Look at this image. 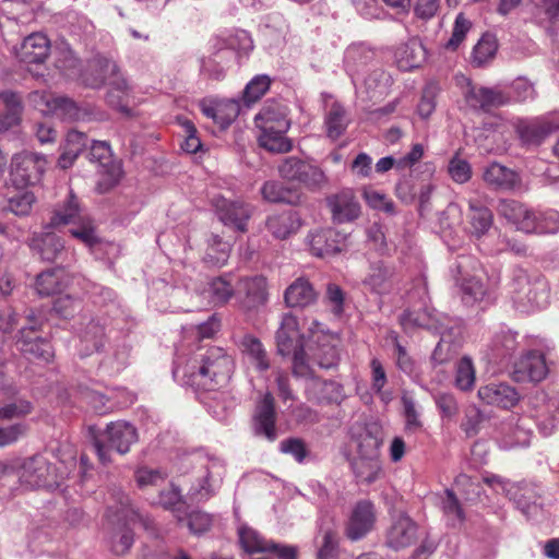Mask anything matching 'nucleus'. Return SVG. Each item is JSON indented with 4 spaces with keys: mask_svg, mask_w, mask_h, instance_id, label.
Returning <instances> with one entry per match:
<instances>
[{
    "mask_svg": "<svg viewBox=\"0 0 559 559\" xmlns=\"http://www.w3.org/2000/svg\"><path fill=\"white\" fill-rule=\"evenodd\" d=\"M234 368L233 357L224 348L214 346L190 357L177 355L173 378L180 385L211 392L228 384Z\"/></svg>",
    "mask_w": 559,
    "mask_h": 559,
    "instance_id": "nucleus-1",
    "label": "nucleus"
},
{
    "mask_svg": "<svg viewBox=\"0 0 559 559\" xmlns=\"http://www.w3.org/2000/svg\"><path fill=\"white\" fill-rule=\"evenodd\" d=\"M532 414L525 416L510 415L498 428V443L501 449L527 447L533 437L535 425L540 435L550 436L559 423V397L549 396L537 391L531 399Z\"/></svg>",
    "mask_w": 559,
    "mask_h": 559,
    "instance_id": "nucleus-2",
    "label": "nucleus"
},
{
    "mask_svg": "<svg viewBox=\"0 0 559 559\" xmlns=\"http://www.w3.org/2000/svg\"><path fill=\"white\" fill-rule=\"evenodd\" d=\"M63 479L55 463L45 454H35L17 464H3L0 462V486L10 492L24 489L55 488Z\"/></svg>",
    "mask_w": 559,
    "mask_h": 559,
    "instance_id": "nucleus-3",
    "label": "nucleus"
},
{
    "mask_svg": "<svg viewBox=\"0 0 559 559\" xmlns=\"http://www.w3.org/2000/svg\"><path fill=\"white\" fill-rule=\"evenodd\" d=\"M415 297L418 298V301L402 312L400 323L405 331L421 328L440 335V341L432 353V360L442 364L445 359L440 356V352L443 344L453 334L454 326L447 316L430 307L427 284L424 280H420L418 286L411 292L409 298L414 299Z\"/></svg>",
    "mask_w": 559,
    "mask_h": 559,
    "instance_id": "nucleus-4",
    "label": "nucleus"
},
{
    "mask_svg": "<svg viewBox=\"0 0 559 559\" xmlns=\"http://www.w3.org/2000/svg\"><path fill=\"white\" fill-rule=\"evenodd\" d=\"M514 308L523 313L540 310L548 305L549 286L538 274L531 275L522 267H514L508 286Z\"/></svg>",
    "mask_w": 559,
    "mask_h": 559,
    "instance_id": "nucleus-5",
    "label": "nucleus"
},
{
    "mask_svg": "<svg viewBox=\"0 0 559 559\" xmlns=\"http://www.w3.org/2000/svg\"><path fill=\"white\" fill-rule=\"evenodd\" d=\"M70 224L78 225L70 228L71 236L79 239L86 247L92 249L99 243L100 239L96 234L94 222L90 216L82 213L79 200L72 189L69 190L66 202L53 211L46 228H58Z\"/></svg>",
    "mask_w": 559,
    "mask_h": 559,
    "instance_id": "nucleus-6",
    "label": "nucleus"
},
{
    "mask_svg": "<svg viewBox=\"0 0 559 559\" xmlns=\"http://www.w3.org/2000/svg\"><path fill=\"white\" fill-rule=\"evenodd\" d=\"M275 338L277 353L283 357H292L293 376L295 378L310 376L311 367L306 360L304 336L298 329L296 317L290 313L283 316Z\"/></svg>",
    "mask_w": 559,
    "mask_h": 559,
    "instance_id": "nucleus-7",
    "label": "nucleus"
},
{
    "mask_svg": "<svg viewBox=\"0 0 559 559\" xmlns=\"http://www.w3.org/2000/svg\"><path fill=\"white\" fill-rule=\"evenodd\" d=\"M90 70L98 73L97 76L84 75V83L93 88L103 86L108 79L109 90L107 102L110 106L121 111L127 110L124 102L129 95L130 87L127 80L121 75L117 63L107 58H97L90 63Z\"/></svg>",
    "mask_w": 559,
    "mask_h": 559,
    "instance_id": "nucleus-8",
    "label": "nucleus"
},
{
    "mask_svg": "<svg viewBox=\"0 0 559 559\" xmlns=\"http://www.w3.org/2000/svg\"><path fill=\"white\" fill-rule=\"evenodd\" d=\"M138 441L136 428L124 420L111 421L93 437V447L103 465L111 463V450L123 455Z\"/></svg>",
    "mask_w": 559,
    "mask_h": 559,
    "instance_id": "nucleus-9",
    "label": "nucleus"
},
{
    "mask_svg": "<svg viewBox=\"0 0 559 559\" xmlns=\"http://www.w3.org/2000/svg\"><path fill=\"white\" fill-rule=\"evenodd\" d=\"M198 465L195 480L191 484L187 497L191 502L201 503L218 492L225 476V464L214 455H199Z\"/></svg>",
    "mask_w": 559,
    "mask_h": 559,
    "instance_id": "nucleus-10",
    "label": "nucleus"
},
{
    "mask_svg": "<svg viewBox=\"0 0 559 559\" xmlns=\"http://www.w3.org/2000/svg\"><path fill=\"white\" fill-rule=\"evenodd\" d=\"M378 512L369 499L357 501L350 509L343 527V535L352 543L365 539L376 527Z\"/></svg>",
    "mask_w": 559,
    "mask_h": 559,
    "instance_id": "nucleus-11",
    "label": "nucleus"
},
{
    "mask_svg": "<svg viewBox=\"0 0 559 559\" xmlns=\"http://www.w3.org/2000/svg\"><path fill=\"white\" fill-rule=\"evenodd\" d=\"M29 324L23 326L19 332L16 341L17 348L29 359H38L49 362L53 357V348L50 341L37 334L39 324L33 317H28Z\"/></svg>",
    "mask_w": 559,
    "mask_h": 559,
    "instance_id": "nucleus-12",
    "label": "nucleus"
},
{
    "mask_svg": "<svg viewBox=\"0 0 559 559\" xmlns=\"http://www.w3.org/2000/svg\"><path fill=\"white\" fill-rule=\"evenodd\" d=\"M314 177H280L266 181L261 188L263 198L272 203L297 204L300 201L301 183L311 185Z\"/></svg>",
    "mask_w": 559,
    "mask_h": 559,
    "instance_id": "nucleus-13",
    "label": "nucleus"
},
{
    "mask_svg": "<svg viewBox=\"0 0 559 559\" xmlns=\"http://www.w3.org/2000/svg\"><path fill=\"white\" fill-rule=\"evenodd\" d=\"M527 520H535L544 514L545 500L542 488L534 484L519 483L508 488V496Z\"/></svg>",
    "mask_w": 559,
    "mask_h": 559,
    "instance_id": "nucleus-14",
    "label": "nucleus"
},
{
    "mask_svg": "<svg viewBox=\"0 0 559 559\" xmlns=\"http://www.w3.org/2000/svg\"><path fill=\"white\" fill-rule=\"evenodd\" d=\"M218 219L236 231L245 233L251 218L253 207L241 200H229L223 195L213 199Z\"/></svg>",
    "mask_w": 559,
    "mask_h": 559,
    "instance_id": "nucleus-15",
    "label": "nucleus"
},
{
    "mask_svg": "<svg viewBox=\"0 0 559 559\" xmlns=\"http://www.w3.org/2000/svg\"><path fill=\"white\" fill-rule=\"evenodd\" d=\"M498 211L516 230L526 235H537L538 209L530 207L515 200H501Z\"/></svg>",
    "mask_w": 559,
    "mask_h": 559,
    "instance_id": "nucleus-16",
    "label": "nucleus"
},
{
    "mask_svg": "<svg viewBox=\"0 0 559 559\" xmlns=\"http://www.w3.org/2000/svg\"><path fill=\"white\" fill-rule=\"evenodd\" d=\"M418 526L413 519L404 512L391 516L390 525L385 531L384 544L394 550L407 548L416 543Z\"/></svg>",
    "mask_w": 559,
    "mask_h": 559,
    "instance_id": "nucleus-17",
    "label": "nucleus"
},
{
    "mask_svg": "<svg viewBox=\"0 0 559 559\" xmlns=\"http://www.w3.org/2000/svg\"><path fill=\"white\" fill-rule=\"evenodd\" d=\"M215 55L223 52L228 58L235 56L241 59L253 49V41L249 33L243 29L222 32L209 41Z\"/></svg>",
    "mask_w": 559,
    "mask_h": 559,
    "instance_id": "nucleus-18",
    "label": "nucleus"
},
{
    "mask_svg": "<svg viewBox=\"0 0 559 559\" xmlns=\"http://www.w3.org/2000/svg\"><path fill=\"white\" fill-rule=\"evenodd\" d=\"M361 284L370 294L385 296L397 289L399 277L393 265L377 261L369 265Z\"/></svg>",
    "mask_w": 559,
    "mask_h": 559,
    "instance_id": "nucleus-19",
    "label": "nucleus"
},
{
    "mask_svg": "<svg viewBox=\"0 0 559 559\" xmlns=\"http://www.w3.org/2000/svg\"><path fill=\"white\" fill-rule=\"evenodd\" d=\"M274 397L267 392L255 405L251 424L253 435L274 442L278 437Z\"/></svg>",
    "mask_w": 559,
    "mask_h": 559,
    "instance_id": "nucleus-20",
    "label": "nucleus"
},
{
    "mask_svg": "<svg viewBox=\"0 0 559 559\" xmlns=\"http://www.w3.org/2000/svg\"><path fill=\"white\" fill-rule=\"evenodd\" d=\"M300 378L306 380L305 393L311 402L340 405L346 399L344 386L337 381L316 377L312 370L310 376Z\"/></svg>",
    "mask_w": 559,
    "mask_h": 559,
    "instance_id": "nucleus-21",
    "label": "nucleus"
},
{
    "mask_svg": "<svg viewBox=\"0 0 559 559\" xmlns=\"http://www.w3.org/2000/svg\"><path fill=\"white\" fill-rule=\"evenodd\" d=\"M307 243L316 257L340 253L346 247L347 235L335 228H317L307 235Z\"/></svg>",
    "mask_w": 559,
    "mask_h": 559,
    "instance_id": "nucleus-22",
    "label": "nucleus"
},
{
    "mask_svg": "<svg viewBox=\"0 0 559 559\" xmlns=\"http://www.w3.org/2000/svg\"><path fill=\"white\" fill-rule=\"evenodd\" d=\"M326 206L335 224L356 221L361 214V206L352 189H343L326 198Z\"/></svg>",
    "mask_w": 559,
    "mask_h": 559,
    "instance_id": "nucleus-23",
    "label": "nucleus"
},
{
    "mask_svg": "<svg viewBox=\"0 0 559 559\" xmlns=\"http://www.w3.org/2000/svg\"><path fill=\"white\" fill-rule=\"evenodd\" d=\"M547 373L545 356L538 350H528L514 362L511 377L518 383L540 382Z\"/></svg>",
    "mask_w": 559,
    "mask_h": 559,
    "instance_id": "nucleus-24",
    "label": "nucleus"
},
{
    "mask_svg": "<svg viewBox=\"0 0 559 559\" xmlns=\"http://www.w3.org/2000/svg\"><path fill=\"white\" fill-rule=\"evenodd\" d=\"M31 177H11L10 182H5L8 190H12L8 194V205L4 210L10 211L16 216H27L36 201L32 191L28 190L29 185H34L28 179Z\"/></svg>",
    "mask_w": 559,
    "mask_h": 559,
    "instance_id": "nucleus-25",
    "label": "nucleus"
},
{
    "mask_svg": "<svg viewBox=\"0 0 559 559\" xmlns=\"http://www.w3.org/2000/svg\"><path fill=\"white\" fill-rule=\"evenodd\" d=\"M465 100L469 107L477 110L490 111L511 102V96L501 87H485L471 85L465 93Z\"/></svg>",
    "mask_w": 559,
    "mask_h": 559,
    "instance_id": "nucleus-26",
    "label": "nucleus"
},
{
    "mask_svg": "<svg viewBox=\"0 0 559 559\" xmlns=\"http://www.w3.org/2000/svg\"><path fill=\"white\" fill-rule=\"evenodd\" d=\"M478 399L486 405L509 409L520 401V394L509 383L490 382L481 385L477 392Z\"/></svg>",
    "mask_w": 559,
    "mask_h": 559,
    "instance_id": "nucleus-27",
    "label": "nucleus"
},
{
    "mask_svg": "<svg viewBox=\"0 0 559 559\" xmlns=\"http://www.w3.org/2000/svg\"><path fill=\"white\" fill-rule=\"evenodd\" d=\"M518 333L507 326H501L493 333L488 345V359L493 364L507 362L519 347Z\"/></svg>",
    "mask_w": 559,
    "mask_h": 559,
    "instance_id": "nucleus-28",
    "label": "nucleus"
},
{
    "mask_svg": "<svg viewBox=\"0 0 559 559\" xmlns=\"http://www.w3.org/2000/svg\"><path fill=\"white\" fill-rule=\"evenodd\" d=\"M202 114L212 119L221 129H226L238 117L240 107L235 99H202Z\"/></svg>",
    "mask_w": 559,
    "mask_h": 559,
    "instance_id": "nucleus-29",
    "label": "nucleus"
},
{
    "mask_svg": "<svg viewBox=\"0 0 559 559\" xmlns=\"http://www.w3.org/2000/svg\"><path fill=\"white\" fill-rule=\"evenodd\" d=\"M37 106L44 115L56 116L61 120L75 121L82 118L83 111L68 97L41 94Z\"/></svg>",
    "mask_w": 559,
    "mask_h": 559,
    "instance_id": "nucleus-30",
    "label": "nucleus"
},
{
    "mask_svg": "<svg viewBox=\"0 0 559 559\" xmlns=\"http://www.w3.org/2000/svg\"><path fill=\"white\" fill-rule=\"evenodd\" d=\"M254 122L259 131L265 132L277 130V133H287L290 128L286 107L275 102H267L255 116Z\"/></svg>",
    "mask_w": 559,
    "mask_h": 559,
    "instance_id": "nucleus-31",
    "label": "nucleus"
},
{
    "mask_svg": "<svg viewBox=\"0 0 559 559\" xmlns=\"http://www.w3.org/2000/svg\"><path fill=\"white\" fill-rule=\"evenodd\" d=\"M420 178L421 177H401L396 183L395 190L397 197L403 202H412L418 198L420 211H424L432 191V186L420 180Z\"/></svg>",
    "mask_w": 559,
    "mask_h": 559,
    "instance_id": "nucleus-32",
    "label": "nucleus"
},
{
    "mask_svg": "<svg viewBox=\"0 0 559 559\" xmlns=\"http://www.w3.org/2000/svg\"><path fill=\"white\" fill-rule=\"evenodd\" d=\"M50 44L43 33H33L24 38L16 56L25 63H41L49 53Z\"/></svg>",
    "mask_w": 559,
    "mask_h": 559,
    "instance_id": "nucleus-33",
    "label": "nucleus"
},
{
    "mask_svg": "<svg viewBox=\"0 0 559 559\" xmlns=\"http://www.w3.org/2000/svg\"><path fill=\"white\" fill-rule=\"evenodd\" d=\"M265 226L274 238L284 240L298 231L301 219L296 211L287 210L267 216Z\"/></svg>",
    "mask_w": 559,
    "mask_h": 559,
    "instance_id": "nucleus-34",
    "label": "nucleus"
},
{
    "mask_svg": "<svg viewBox=\"0 0 559 559\" xmlns=\"http://www.w3.org/2000/svg\"><path fill=\"white\" fill-rule=\"evenodd\" d=\"M69 285V276L63 267L44 271L36 276L35 290L40 297L61 294Z\"/></svg>",
    "mask_w": 559,
    "mask_h": 559,
    "instance_id": "nucleus-35",
    "label": "nucleus"
},
{
    "mask_svg": "<svg viewBox=\"0 0 559 559\" xmlns=\"http://www.w3.org/2000/svg\"><path fill=\"white\" fill-rule=\"evenodd\" d=\"M105 337V323L98 318L90 319L80 333V344L82 346V349H80L81 356H87L94 352H98L104 346Z\"/></svg>",
    "mask_w": 559,
    "mask_h": 559,
    "instance_id": "nucleus-36",
    "label": "nucleus"
},
{
    "mask_svg": "<svg viewBox=\"0 0 559 559\" xmlns=\"http://www.w3.org/2000/svg\"><path fill=\"white\" fill-rule=\"evenodd\" d=\"M47 159L39 153L23 151L13 155L10 164L11 174L43 175L47 170Z\"/></svg>",
    "mask_w": 559,
    "mask_h": 559,
    "instance_id": "nucleus-37",
    "label": "nucleus"
},
{
    "mask_svg": "<svg viewBox=\"0 0 559 559\" xmlns=\"http://www.w3.org/2000/svg\"><path fill=\"white\" fill-rule=\"evenodd\" d=\"M284 299L290 308H304L314 302L317 293L308 280L300 277L286 288Z\"/></svg>",
    "mask_w": 559,
    "mask_h": 559,
    "instance_id": "nucleus-38",
    "label": "nucleus"
},
{
    "mask_svg": "<svg viewBox=\"0 0 559 559\" xmlns=\"http://www.w3.org/2000/svg\"><path fill=\"white\" fill-rule=\"evenodd\" d=\"M90 159L98 164L100 175H121V163L114 158L111 148L106 141H94L91 151Z\"/></svg>",
    "mask_w": 559,
    "mask_h": 559,
    "instance_id": "nucleus-39",
    "label": "nucleus"
},
{
    "mask_svg": "<svg viewBox=\"0 0 559 559\" xmlns=\"http://www.w3.org/2000/svg\"><path fill=\"white\" fill-rule=\"evenodd\" d=\"M395 58L399 68L408 71L418 68L425 61L426 49L419 40L413 38L396 49Z\"/></svg>",
    "mask_w": 559,
    "mask_h": 559,
    "instance_id": "nucleus-40",
    "label": "nucleus"
},
{
    "mask_svg": "<svg viewBox=\"0 0 559 559\" xmlns=\"http://www.w3.org/2000/svg\"><path fill=\"white\" fill-rule=\"evenodd\" d=\"M233 280V274L226 273L224 275L212 278L207 283V286L204 289V294L212 305H225L234 296L235 287Z\"/></svg>",
    "mask_w": 559,
    "mask_h": 559,
    "instance_id": "nucleus-41",
    "label": "nucleus"
},
{
    "mask_svg": "<svg viewBox=\"0 0 559 559\" xmlns=\"http://www.w3.org/2000/svg\"><path fill=\"white\" fill-rule=\"evenodd\" d=\"M238 345L259 371H266L270 368L266 352L258 337L252 334H245Z\"/></svg>",
    "mask_w": 559,
    "mask_h": 559,
    "instance_id": "nucleus-42",
    "label": "nucleus"
},
{
    "mask_svg": "<svg viewBox=\"0 0 559 559\" xmlns=\"http://www.w3.org/2000/svg\"><path fill=\"white\" fill-rule=\"evenodd\" d=\"M45 229L46 231L40 237L32 240V247L37 250L41 260L51 262L61 254L64 245L60 237L48 230L49 228L45 227Z\"/></svg>",
    "mask_w": 559,
    "mask_h": 559,
    "instance_id": "nucleus-43",
    "label": "nucleus"
},
{
    "mask_svg": "<svg viewBox=\"0 0 559 559\" xmlns=\"http://www.w3.org/2000/svg\"><path fill=\"white\" fill-rule=\"evenodd\" d=\"M552 131L549 123L519 121L516 133L524 145H538Z\"/></svg>",
    "mask_w": 559,
    "mask_h": 559,
    "instance_id": "nucleus-44",
    "label": "nucleus"
},
{
    "mask_svg": "<svg viewBox=\"0 0 559 559\" xmlns=\"http://www.w3.org/2000/svg\"><path fill=\"white\" fill-rule=\"evenodd\" d=\"M230 251L231 246L228 241H224L218 235H212L203 261L210 266L222 267L227 263Z\"/></svg>",
    "mask_w": 559,
    "mask_h": 559,
    "instance_id": "nucleus-45",
    "label": "nucleus"
},
{
    "mask_svg": "<svg viewBox=\"0 0 559 559\" xmlns=\"http://www.w3.org/2000/svg\"><path fill=\"white\" fill-rule=\"evenodd\" d=\"M372 58L373 52L364 45H352L345 51V69L349 75L354 78L369 63Z\"/></svg>",
    "mask_w": 559,
    "mask_h": 559,
    "instance_id": "nucleus-46",
    "label": "nucleus"
},
{
    "mask_svg": "<svg viewBox=\"0 0 559 559\" xmlns=\"http://www.w3.org/2000/svg\"><path fill=\"white\" fill-rule=\"evenodd\" d=\"M440 508L449 525L456 527L465 520L464 510L452 489H445L440 498Z\"/></svg>",
    "mask_w": 559,
    "mask_h": 559,
    "instance_id": "nucleus-47",
    "label": "nucleus"
},
{
    "mask_svg": "<svg viewBox=\"0 0 559 559\" xmlns=\"http://www.w3.org/2000/svg\"><path fill=\"white\" fill-rule=\"evenodd\" d=\"M386 340L392 344L393 356L395 358V365L399 370L407 376H414L417 373L416 361L408 354L406 347L401 343L396 332L391 331L388 334Z\"/></svg>",
    "mask_w": 559,
    "mask_h": 559,
    "instance_id": "nucleus-48",
    "label": "nucleus"
},
{
    "mask_svg": "<svg viewBox=\"0 0 559 559\" xmlns=\"http://www.w3.org/2000/svg\"><path fill=\"white\" fill-rule=\"evenodd\" d=\"M456 285L460 287L462 302L467 307H474L487 296L484 283L475 276L464 278Z\"/></svg>",
    "mask_w": 559,
    "mask_h": 559,
    "instance_id": "nucleus-49",
    "label": "nucleus"
},
{
    "mask_svg": "<svg viewBox=\"0 0 559 559\" xmlns=\"http://www.w3.org/2000/svg\"><path fill=\"white\" fill-rule=\"evenodd\" d=\"M352 468L357 480L368 485L374 483L382 472L379 459H355L352 462Z\"/></svg>",
    "mask_w": 559,
    "mask_h": 559,
    "instance_id": "nucleus-50",
    "label": "nucleus"
},
{
    "mask_svg": "<svg viewBox=\"0 0 559 559\" xmlns=\"http://www.w3.org/2000/svg\"><path fill=\"white\" fill-rule=\"evenodd\" d=\"M78 284L81 286L84 294L87 295L92 302L95 305L104 306L114 301L116 298V294L111 288L103 286L88 278H79Z\"/></svg>",
    "mask_w": 559,
    "mask_h": 559,
    "instance_id": "nucleus-51",
    "label": "nucleus"
},
{
    "mask_svg": "<svg viewBox=\"0 0 559 559\" xmlns=\"http://www.w3.org/2000/svg\"><path fill=\"white\" fill-rule=\"evenodd\" d=\"M357 452L356 459H379V449L382 443L380 437L368 428H365L357 437Z\"/></svg>",
    "mask_w": 559,
    "mask_h": 559,
    "instance_id": "nucleus-52",
    "label": "nucleus"
},
{
    "mask_svg": "<svg viewBox=\"0 0 559 559\" xmlns=\"http://www.w3.org/2000/svg\"><path fill=\"white\" fill-rule=\"evenodd\" d=\"M492 222V213L488 207L471 205L469 223L473 236L480 238L486 235L491 228Z\"/></svg>",
    "mask_w": 559,
    "mask_h": 559,
    "instance_id": "nucleus-53",
    "label": "nucleus"
},
{
    "mask_svg": "<svg viewBox=\"0 0 559 559\" xmlns=\"http://www.w3.org/2000/svg\"><path fill=\"white\" fill-rule=\"evenodd\" d=\"M347 122L344 107L338 103H333L325 117L328 135L331 139H337L345 131Z\"/></svg>",
    "mask_w": 559,
    "mask_h": 559,
    "instance_id": "nucleus-54",
    "label": "nucleus"
},
{
    "mask_svg": "<svg viewBox=\"0 0 559 559\" xmlns=\"http://www.w3.org/2000/svg\"><path fill=\"white\" fill-rule=\"evenodd\" d=\"M239 288L245 292L247 298L253 305H260L266 300V278L262 275L241 280Z\"/></svg>",
    "mask_w": 559,
    "mask_h": 559,
    "instance_id": "nucleus-55",
    "label": "nucleus"
},
{
    "mask_svg": "<svg viewBox=\"0 0 559 559\" xmlns=\"http://www.w3.org/2000/svg\"><path fill=\"white\" fill-rule=\"evenodd\" d=\"M478 260L465 252L459 253L450 265V273L456 284L464 281V278L473 277L471 274L478 267Z\"/></svg>",
    "mask_w": 559,
    "mask_h": 559,
    "instance_id": "nucleus-56",
    "label": "nucleus"
},
{
    "mask_svg": "<svg viewBox=\"0 0 559 559\" xmlns=\"http://www.w3.org/2000/svg\"><path fill=\"white\" fill-rule=\"evenodd\" d=\"M475 367L468 356L462 357L455 365L454 384L461 391H471L475 384Z\"/></svg>",
    "mask_w": 559,
    "mask_h": 559,
    "instance_id": "nucleus-57",
    "label": "nucleus"
},
{
    "mask_svg": "<svg viewBox=\"0 0 559 559\" xmlns=\"http://www.w3.org/2000/svg\"><path fill=\"white\" fill-rule=\"evenodd\" d=\"M258 140L261 147L273 153H287L293 147L292 141L286 136V133H277V130H272L271 132L260 131Z\"/></svg>",
    "mask_w": 559,
    "mask_h": 559,
    "instance_id": "nucleus-58",
    "label": "nucleus"
},
{
    "mask_svg": "<svg viewBox=\"0 0 559 559\" xmlns=\"http://www.w3.org/2000/svg\"><path fill=\"white\" fill-rule=\"evenodd\" d=\"M370 369H371V390L372 392L380 397L382 402L385 404L389 403L392 399L391 393L384 391V386L388 383L386 372L382 362L378 358H372L370 360Z\"/></svg>",
    "mask_w": 559,
    "mask_h": 559,
    "instance_id": "nucleus-59",
    "label": "nucleus"
},
{
    "mask_svg": "<svg viewBox=\"0 0 559 559\" xmlns=\"http://www.w3.org/2000/svg\"><path fill=\"white\" fill-rule=\"evenodd\" d=\"M238 536L241 547L248 554L264 552L267 543H270V540H265L259 532L247 525H241L238 528Z\"/></svg>",
    "mask_w": 559,
    "mask_h": 559,
    "instance_id": "nucleus-60",
    "label": "nucleus"
},
{
    "mask_svg": "<svg viewBox=\"0 0 559 559\" xmlns=\"http://www.w3.org/2000/svg\"><path fill=\"white\" fill-rule=\"evenodd\" d=\"M210 51V56L200 59L201 72L211 79L219 80L224 76L225 66L229 58L223 52L215 55L211 48Z\"/></svg>",
    "mask_w": 559,
    "mask_h": 559,
    "instance_id": "nucleus-61",
    "label": "nucleus"
},
{
    "mask_svg": "<svg viewBox=\"0 0 559 559\" xmlns=\"http://www.w3.org/2000/svg\"><path fill=\"white\" fill-rule=\"evenodd\" d=\"M498 49L495 36L490 34L484 35L473 49V62L477 67H481L490 61Z\"/></svg>",
    "mask_w": 559,
    "mask_h": 559,
    "instance_id": "nucleus-62",
    "label": "nucleus"
},
{
    "mask_svg": "<svg viewBox=\"0 0 559 559\" xmlns=\"http://www.w3.org/2000/svg\"><path fill=\"white\" fill-rule=\"evenodd\" d=\"M454 485L467 501L478 500L484 490L479 480L474 479L464 473L459 474L455 477Z\"/></svg>",
    "mask_w": 559,
    "mask_h": 559,
    "instance_id": "nucleus-63",
    "label": "nucleus"
},
{
    "mask_svg": "<svg viewBox=\"0 0 559 559\" xmlns=\"http://www.w3.org/2000/svg\"><path fill=\"white\" fill-rule=\"evenodd\" d=\"M537 235H556L559 233V212L554 209H538Z\"/></svg>",
    "mask_w": 559,
    "mask_h": 559,
    "instance_id": "nucleus-64",
    "label": "nucleus"
}]
</instances>
